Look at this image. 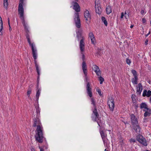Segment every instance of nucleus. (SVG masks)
Instances as JSON below:
<instances>
[{"label": "nucleus", "instance_id": "1", "mask_svg": "<svg viewBox=\"0 0 151 151\" xmlns=\"http://www.w3.org/2000/svg\"><path fill=\"white\" fill-rule=\"evenodd\" d=\"M33 124L32 127H37L36 133L35 135L36 140L40 143H42L43 140V127L41 124L39 118L36 117L33 119Z\"/></svg>", "mask_w": 151, "mask_h": 151}, {"label": "nucleus", "instance_id": "2", "mask_svg": "<svg viewBox=\"0 0 151 151\" xmlns=\"http://www.w3.org/2000/svg\"><path fill=\"white\" fill-rule=\"evenodd\" d=\"M83 30L81 29H79L76 32V37L78 40L81 39L79 47L81 51L84 52L85 50V43L84 42V39L82 36Z\"/></svg>", "mask_w": 151, "mask_h": 151}, {"label": "nucleus", "instance_id": "3", "mask_svg": "<svg viewBox=\"0 0 151 151\" xmlns=\"http://www.w3.org/2000/svg\"><path fill=\"white\" fill-rule=\"evenodd\" d=\"M76 12L74 15V21L76 27L78 28H80L81 27V20L79 17V13H78L80 12V10H75Z\"/></svg>", "mask_w": 151, "mask_h": 151}, {"label": "nucleus", "instance_id": "4", "mask_svg": "<svg viewBox=\"0 0 151 151\" xmlns=\"http://www.w3.org/2000/svg\"><path fill=\"white\" fill-rule=\"evenodd\" d=\"M136 139L140 143L143 145L146 146L147 144L146 139L143 136L140 134H138L136 136Z\"/></svg>", "mask_w": 151, "mask_h": 151}, {"label": "nucleus", "instance_id": "5", "mask_svg": "<svg viewBox=\"0 0 151 151\" xmlns=\"http://www.w3.org/2000/svg\"><path fill=\"white\" fill-rule=\"evenodd\" d=\"M107 104L110 110L113 111L114 107V101L112 97H111L108 98Z\"/></svg>", "mask_w": 151, "mask_h": 151}, {"label": "nucleus", "instance_id": "6", "mask_svg": "<svg viewBox=\"0 0 151 151\" xmlns=\"http://www.w3.org/2000/svg\"><path fill=\"white\" fill-rule=\"evenodd\" d=\"M84 16L86 23L88 24L91 19V16L88 10H86L84 12Z\"/></svg>", "mask_w": 151, "mask_h": 151}, {"label": "nucleus", "instance_id": "7", "mask_svg": "<svg viewBox=\"0 0 151 151\" xmlns=\"http://www.w3.org/2000/svg\"><path fill=\"white\" fill-rule=\"evenodd\" d=\"M93 113L94 114V115L95 116V117L94 118V121L95 122H96L99 125V126L101 127V121H97V119H98L99 117V115L98 113L97 112V108H94V110L93 111Z\"/></svg>", "mask_w": 151, "mask_h": 151}, {"label": "nucleus", "instance_id": "8", "mask_svg": "<svg viewBox=\"0 0 151 151\" xmlns=\"http://www.w3.org/2000/svg\"><path fill=\"white\" fill-rule=\"evenodd\" d=\"M27 39L30 46L31 47L32 54H33V55L34 56V57H35V51L37 50L36 48L35 47V45L33 43H32L31 42L30 38H28V39Z\"/></svg>", "mask_w": 151, "mask_h": 151}, {"label": "nucleus", "instance_id": "9", "mask_svg": "<svg viewBox=\"0 0 151 151\" xmlns=\"http://www.w3.org/2000/svg\"><path fill=\"white\" fill-rule=\"evenodd\" d=\"M82 69L86 77V79L87 81V67L86 62H83L82 65Z\"/></svg>", "mask_w": 151, "mask_h": 151}, {"label": "nucleus", "instance_id": "10", "mask_svg": "<svg viewBox=\"0 0 151 151\" xmlns=\"http://www.w3.org/2000/svg\"><path fill=\"white\" fill-rule=\"evenodd\" d=\"M86 88L87 94L90 97H91L92 96V89L89 82L87 83Z\"/></svg>", "mask_w": 151, "mask_h": 151}, {"label": "nucleus", "instance_id": "11", "mask_svg": "<svg viewBox=\"0 0 151 151\" xmlns=\"http://www.w3.org/2000/svg\"><path fill=\"white\" fill-rule=\"evenodd\" d=\"M131 120V123L132 125L138 124V121L137 118L136 117L135 115L133 114H132L130 115Z\"/></svg>", "mask_w": 151, "mask_h": 151}, {"label": "nucleus", "instance_id": "12", "mask_svg": "<svg viewBox=\"0 0 151 151\" xmlns=\"http://www.w3.org/2000/svg\"><path fill=\"white\" fill-rule=\"evenodd\" d=\"M35 57H34V56L33 55V54H32L33 57L34 59V62H35V67L36 68V69L37 70V73L39 74V69L38 65L37 63V61L36 60V59L37 58V50H36V51L35 50Z\"/></svg>", "mask_w": 151, "mask_h": 151}, {"label": "nucleus", "instance_id": "13", "mask_svg": "<svg viewBox=\"0 0 151 151\" xmlns=\"http://www.w3.org/2000/svg\"><path fill=\"white\" fill-rule=\"evenodd\" d=\"M93 66L95 69L94 71L96 73L97 75L100 76L101 74V71L99 67L95 65H93Z\"/></svg>", "mask_w": 151, "mask_h": 151}, {"label": "nucleus", "instance_id": "14", "mask_svg": "<svg viewBox=\"0 0 151 151\" xmlns=\"http://www.w3.org/2000/svg\"><path fill=\"white\" fill-rule=\"evenodd\" d=\"M95 9H101V6L100 0H95Z\"/></svg>", "mask_w": 151, "mask_h": 151}, {"label": "nucleus", "instance_id": "15", "mask_svg": "<svg viewBox=\"0 0 151 151\" xmlns=\"http://www.w3.org/2000/svg\"><path fill=\"white\" fill-rule=\"evenodd\" d=\"M146 109L147 110L145 109L143 110V111L145 112L144 114V116L145 117L147 116H149L151 114V109L148 108Z\"/></svg>", "mask_w": 151, "mask_h": 151}, {"label": "nucleus", "instance_id": "16", "mask_svg": "<svg viewBox=\"0 0 151 151\" xmlns=\"http://www.w3.org/2000/svg\"><path fill=\"white\" fill-rule=\"evenodd\" d=\"M133 127L136 133H138L140 132L141 128L138 124L133 125Z\"/></svg>", "mask_w": 151, "mask_h": 151}, {"label": "nucleus", "instance_id": "17", "mask_svg": "<svg viewBox=\"0 0 151 151\" xmlns=\"http://www.w3.org/2000/svg\"><path fill=\"white\" fill-rule=\"evenodd\" d=\"M100 132L103 141L104 143L105 142V140L107 136V135L104 133L103 131H100Z\"/></svg>", "mask_w": 151, "mask_h": 151}, {"label": "nucleus", "instance_id": "18", "mask_svg": "<svg viewBox=\"0 0 151 151\" xmlns=\"http://www.w3.org/2000/svg\"><path fill=\"white\" fill-rule=\"evenodd\" d=\"M138 88H137V93H138L139 95H140L142 92V86L141 83H139L138 85Z\"/></svg>", "mask_w": 151, "mask_h": 151}, {"label": "nucleus", "instance_id": "19", "mask_svg": "<svg viewBox=\"0 0 151 151\" xmlns=\"http://www.w3.org/2000/svg\"><path fill=\"white\" fill-rule=\"evenodd\" d=\"M74 9H80V6L76 2H75L73 6Z\"/></svg>", "mask_w": 151, "mask_h": 151}, {"label": "nucleus", "instance_id": "20", "mask_svg": "<svg viewBox=\"0 0 151 151\" xmlns=\"http://www.w3.org/2000/svg\"><path fill=\"white\" fill-rule=\"evenodd\" d=\"M138 80L137 76L134 77L132 79V82L134 84H137V81Z\"/></svg>", "mask_w": 151, "mask_h": 151}, {"label": "nucleus", "instance_id": "21", "mask_svg": "<svg viewBox=\"0 0 151 151\" xmlns=\"http://www.w3.org/2000/svg\"><path fill=\"white\" fill-rule=\"evenodd\" d=\"M140 107L141 109L144 108L147 109L148 108L147 105L145 103H142L140 104Z\"/></svg>", "mask_w": 151, "mask_h": 151}, {"label": "nucleus", "instance_id": "22", "mask_svg": "<svg viewBox=\"0 0 151 151\" xmlns=\"http://www.w3.org/2000/svg\"><path fill=\"white\" fill-rule=\"evenodd\" d=\"M24 10H18L19 14L20 15V19L22 18H24Z\"/></svg>", "mask_w": 151, "mask_h": 151}, {"label": "nucleus", "instance_id": "23", "mask_svg": "<svg viewBox=\"0 0 151 151\" xmlns=\"http://www.w3.org/2000/svg\"><path fill=\"white\" fill-rule=\"evenodd\" d=\"M101 19L102 22H103L104 23L105 25L106 26H107L108 23L105 17H102L101 18Z\"/></svg>", "mask_w": 151, "mask_h": 151}, {"label": "nucleus", "instance_id": "24", "mask_svg": "<svg viewBox=\"0 0 151 151\" xmlns=\"http://www.w3.org/2000/svg\"><path fill=\"white\" fill-rule=\"evenodd\" d=\"M40 94V89H38L37 91L36 97V101H38L39 99V97Z\"/></svg>", "mask_w": 151, "mask_h": 151}, {"label": "nucleus", "instance_id": "25", "mask_svg": "<svg viewBox=\"0 0 151 151\" xmlns=\"http://www.w3.org/2000/svg\"><path fill=\"white\" fill-rule=\"evenodd\" d=\"M32 87V86L30 87V86L29 87V88L28 89L27 95L28 96V97H29L30 96V94L31 93V91H32V88L31 87Z\"/></svg>", "mask_w": 151, "mask_h": 151}, {"label": "nucleus", "instance_id": "26", "mask_svg": "<svg viewBox=\"0 0 151 151\" xmlns=\"http://www.w3.org/2000/svg\"><path fill=\"white\" fill-rule=\"evenodd\" d=\"M91 104H93V107L94 108H96V103L95 102V101L94 100V99L93 98H92L91 99Z\"/></svg>", "mask_w": 151, "mask_h": 151}, {"label": "nucleus", "instance_id": "27", "mask_svg": "<svg viewBox=\"0 0 151 151\" xmlns=\"http://www.w3.org/2000/svg\"><path fill=\"white\" fill-rule=\"evenodd\" d=\"M8 0H4V5L5 9H6L8 4Z\"/></svg>", "mask_w": 151, "mask_h": 151}, {"label": "nucleus", "instance_id": "28", "mask_svg": "<svg viewBox=\"0 0 151 151\" xmlns=\"http://www.w3.org/2000/svg\"><path fill=\"white\" fill-rule=\"evenodd\" d=\"M23 2L22 3V2H19L18 9H24L23 6Z\"/></svg>", "mask_w": 151, "mask_h": 151}, {"label": "nucleus", "instance_id": "29", "mask_svg": "<svg viewBox=\"0 0 151 151\" xmlns=\"http://www.w3.org/2000/svg\"><path fill=\"white\" fill-rule=\"evenodd\" d=\"M81 53L82 54L81 58L83 60V62H85L86 58L85 55L83 53V52L81 51Z\"/></svg>", "mask_w": 151, "mask_h": 151}, {"label": "nucleus", "instance_id": "30", "mask_svg": "<svg viewBox=\"0 0 151 151\" xmlns=\"http://www.w3.org/2000/svg\"><path fill=\"white\" fill-rule=\"evenodd\" d=\"M132 73L134 77L137 76V72L135 70H132Z\"/></svg>", "mask_w": 151, "mask_h": 151}, {"label": "nucleus", "instance_id": "31", "mask_svg": "<svg viewBox=\"0 0 151 151\" xmlns=\"http://www.w3.org/2000/svg\"><path fill=\"white\" fill-rule=\"evenodd\" d=\"M99 81H100V84H102L104 81V79L103 78L100 76L99 77Z\"/></svg>", "mask_w": 151, "mask_h": 151}, {"label": "nucleus", "instance_id": "32", "mask_svg": "<svg viewBox=\"0 0 151 151\" xmlns=\"http://www.w3.org/2000/svg\"><path fill=\"white\" fill-rule=\"evenodd\" d=\"M136 96L134 94H132V101L134 103L135 102Z\"/></svg>", "mask_w": 151, "mask_h": 151}, {"label": "nucleus", "instance_id": "33", "mask_svg": "<svg viewBox=\"0 0 151 151\" xmlns=\"http://www.w3.org/2000/svg\"><path fill=\"white\" fill-rule=\"evenodd\" d=\"M21 19L22 20V23L23 25V26H25L26 27V24H25V19L24 18H21Z\"/></svg>", "mask_w": 151, "mask_h": 151}, {"label": "nucleus", "instance_id": "34", "mask_svg": "<svg viewBox=\"0 0 151 151\" xmlns=\"http://www.w3.org/2000/svg\"><path fill=\"white\" fill-rule=\"evenodd\" d=\"M91 39L92 43L93 44L95 45L96 42V40L94 37H93H93L91 38Z\"/></svg>", "mask_w": 151, "mask_h": 151}, {"label": "nucleus", "instance_id": "35", "mask_svg": "<svg viewBox=\"0 0 151 151\" xmlns=\"http://www.w3.org/2000/svg\"><path fill=\"white\" fill-rule=\"evenodd\" d=\"M88 35L89 37L90 38H91L93 37H93H94L93 33L91 32H90L89 33Z\"/></svg>", "mask_w": 151, "mask_h": 151}, {"label": "nucleus", "instance_id": "36", "mask_svg": "<svg viewBox=\"0 0 151 151\" xmlns=\"http://www.w3.org/2000/svg\"><path fill=\"white\" fill-rule=\"evenodd\" d=\"M126 63L127 64L129 65L131 63V61L130 59L128 58H127L126 59Z\"/></svg>", "mask_w": 151, "mask_h": 151}, {"label": "nucleus", "instance_id": "37", "mask_svg": "<svg viewBox=\"0 0 151 151\" xmlns=\"http://www.w3.org/2000/svg\"><path fill=\"white\" fill-rule=\"evenodd\" d=\"M147 91L146 90H144L142 94V96H147Z\"/></svg>", "mask_w": 151, "mask_h": 151}, {"label": "nucleus", "instance_id": "38", "mask_svg": "<svg viewBox=\"0 0 151 151\" xmlns=\"http://www.w3.org/2000/svg\"><path fill=\"white\" fill-rule=\"evenodd\" d=\"M151 95V91H150V90L148 91L147 92V97H149Z\"/></svg>", "mask_w": 151, "mask_h": 151}, {"label": "nucleus", "instance_id": "39", "mask_svg": "<svg viewBox=\"0 0 151 151\" xmlns=\"http://www.w3.org/2000/svg\"><path fill=\"white\" fill-rule=\"evenodd\" d=\"M97 91L99 94L100 96H102V94L101 93V91L100 89H98L97 90Z\"/></svg>", "mask_w": 151, "mask_h": 151}, {"label": "nucleus", "instance_id": "40", "mask_svg": "<svg viewBox=\"0 0 151 151\" xmlns=\"http://www.w3.org/2000/svg\"><path fill=\"white\" fill-rule=\"evenodd\" d=\"M38 75V76L37 77V83H39V77H40V71H39V74L37 73Z\"/></svg>", "mask_w": 151, "mask_h": 151}, {"label": "nucleus", "instance_id": "41", "mask_svg": "<svg viewBox=\"0 0 151 151\" xmlns=\"http://www.w3.org/2000/svg\"><path fill=\"white\" fill-rule=\"evenodd\" d=\"M107 14H109L111 12V10H106Z\"/></svg>", "mask_w": 151, "mask_h": 151}, {"label": "nucleus", "instance_id": "42", "mask_svg": "<svg viewBox=\"0 0 151 151\" xmlns=\"http://www.w3.org/2000/svg\"><path fill=\"white\" fill-rule=\"evenodd\" d=\"M120 145H121V147H122L124 143L123 142V140H122L121 141L119 142Z\"/></svg>", "mask_w": 151, "mask_h": 151}, {"label": "nucleus", "instance_id": "43", "mask_svg": "<svg viewBox=\"0 0 151 151\" xmlns=\"http://www.w3.org/2000/svg\"><path fill=\"white\" fill-rule=\"evenodd\" d=\"M36 112L38 114H40V110L39 109V106H38L37 108L36 109Z\"/></svg>", "mask_w": 151, "mask_h": 151}, {"label": "nucleus", "instance_id": "44", "mask_svg": "<svg viewBox=\"0 0 151 151\" xmlns=\"http://www.w3.org/2000/svg\"><path fill=\"white\" fill-rule=\"evenodd\" d=\"M24 29L26 30V32L27 33V32H29V30L28 29V28H27V27L26 26V27H25V26H24Z\"/></svg>", "mask_w": 151, "mask_h": 151}, {"label": "nucleus", "instance_id": "45", "mask_svg": "<svg viewBox=\"0 0 151 151\" xmlns=\"http://www.w3.org/2000/svg\"><path fill=\"white\" fill-rule=\"evenodd\" d=\"M28 32H27L26 34V36L27 39H28V38H30L28 34Z\"/></svg>", "mask_w": 151, "mask_h": 151}, {"label": "nucleus", "instance_id": "46", "mask_svg": "<svg viewBox=\"0 0 151 151\" xmlns=\"http://www.w3.org/2000/svg\"><path fill=\"white\" fill-rule=\"evenodd\" d=\"M130 141L131 142H136V140L134 139H133L132 138L131 139H130Z\"/></svg>", "mask_w": 151, "mask_h": 151}, {"label": "nucleus", "instance_id": "47", "mask_svg": "<svg viewBox=\"0 0 151 151\" xmlns=\"http://www.w3.org/2000/svg\"><path fill=\"white\" fill-rule=\"evenodd\" d=\"M142 23H145L146 22V20L145 18H143L142 19Z\"/></svg>", "mask_w": 151, "mask_h": 151}, {"label": "nucleus", "instance_id": "48", "mask_svg": "<svg viewBox=\"0 0 151 151\" xmlns=\"http://www.w3.org/2000/svg\"><path fill=\"white\" fill-rule=\"evenodd\" d=\"M148 40H147H147H145V45H147L148 44Z\"/></svg>", "mask_w": 151, "mask_h": 151}, {"label": "nucleus", "instance_id": "49", "mask_svg": "<svg viewBox=\"0 0 151 151\" xmlns=\"http://www.w3.org/2000/svg\"><path fill=\"white\" fill-rule=\"evenodd\" d=\"M124 16V13L123 12H122L121 14V18H123Z\"/></svg>", "mask_w": 151, "mask_h": 151}, {"label": "nucleus", "instance_id": "50", "mask_svg": "<svg viewBox=\"0 0 151 151\" xmlns=\"http://www.w3.org/2000/svg\"><path fill=\"white\" fill-rule=\"evenodd\" d=\"M9 24V30L10 31L12 30V28L10 26V24Z\"/></svg>", "mask_w": 151, "mask_h": 151}, {"label": "nucleus", "instance_id": "51", "mask_svg": "<svg viewBox=\"0 0 151 151\" xmlns=\"http://www.w3.org/2000/svg\"><path fill=\"white\" fill-rule=\"evenodd\" d=\"M144 12H144V10H142V11L141 12V14H142V15L144 14Z\"/></svg>", "mask_w": 151, "mask_h": 151}, {"label": "nucleus", "instance_id": "52", "mask_svg": "<svg viewBox=\"0 0 151 151\" xmlns=\"http://www.w3.org/2000/svg\"><path fill=\"white\" fill-rule=\"evenodd\" d=\"M110 9V6H109L108 5V7H106V9Z\"/></svg>", "mask_w": 151, "mask_h": 151}, {"label": "nucleus", "instance_id": "53", "mask_svg": "<svg viewBox=\"0 0 151 151\" xmlns=\"http://www.w3.org/2000/svg\"><path fill=\"white\" fill-rule=\"evenodd\" d=\"M39 83H37V88L38 89V90L39 89H38V88H39Z\"/></svg>", "mask_w": 151, "mask_h": 151}, {"label": "nucleus", "instance_id": "54", "mask_svg": "<svg viewBox=\"0 0 151 151\" xmlns=\"http://www.w3.org/2000/svg\"><path fill=\"white\" fill-rule=\"evenodd\" d=\"M40 151H44V150L42 148H41L40 147Z\"/></svg>", "mask_w": 151, "mask_h": 151}, {"label": "nucleus", "instance_id": "55", "mask_svg": "<svg viewBox=\"0 0 151 151\" xmlns=\"http://www.w3.org/2000/svg\"><path fill=\"white\" fill-rule=\"evenodd\" d=\"M135 107H136V109H137V108H138V104H135Z\"/></svg>", "mask_w": 151, "mask_h": 151}, {"label": "nucleus", "instance_id": "56", "mask_svg": "<svg viewBox=\"0 0 151 151\" xmlns=\"http://www.w3.org/2000/svg\"><path fill=\"white\" fill-rule=\"evenodd\" d=\"M8 24H10L9 19V18H8Z\"/></svg>", "mask_w": 151, "mask_h": 151}, {"label": "nucleus", "instance_id": "57", "mask_svg": "<svg viewBox=\"0 0 151 151\" xmlns=\"http://www.w3.org/2000/svg\"><path fill=\"white\" fill-rule=\"evenodd\" d=\"M24 0H19V2H23Z\"/></svg>", "mask_w": 151, "mask_h": 151}, {"label": "nucleus", "instance_id": "58", "mask_svg": "<svg viewBox=\"0 0 151 151\" xmlns=\"http://www.w3.org/2000/svg\"><path fill=\"white\" fill-rule=\"evenodd\" d=\"M133 26L134 25H131L130 27L131 28H132L133 27Z\"/></svg>", "mask_w": 151, "mask_h": 151}, {"label": "nucleus", "instance_id": "59", "mask_svg": "<svg viewBox=\"0 0 151 151\" xmlns=\"http://www.w3.org/2000/svg\"><path fill=\"white\" fill-rule=\"evenodd\" d=\"M149 35V34H147L146 35H145V36L146 37H147L148 35Z\"/></svg>", "mask_w": 151, "mask_h": 151}, {"label": "nucleus", "instance_id": "60", "mask_svg": "<svg viewBox=\"0 0 151 151\" xmlns=\"http://www.w3.org/2000/svg\"><path fill=\"white\" fill-rule=\"evenodd\" d=\"M99 10H96V12L97 13H98V12H97V11H99Z\"/></svg>", "mask_w": 151, "mask_h": 151}, {"label": "nucleus", "instance_id": "61", "mask_svg": "<svg viewBox=\"0 0 151 151\" xmlns=\"http://www.w3.org/2000/svg\"><path fill=\"white\" fill-rule=\"evenodd\" d=\"M150 101L151 102V97L150 98Z\"/></svg>", "mask_w": 151, "mask_h": 151}, {"label": "nucleus", "instance_id": "62", "mask_svg": "<svg viewBox=\"0 0 151 151\" xmlns=\"http://www.w3.org/2000/svg\"><path fill=\"white\" fill-rule=\"evenodd\" d=\"M150 32L149 31L148 33V34H149V35H150Z\"/></svg>", "mask_w": 151, "mask_h": 151}, {"label": "nucleus", "instance_id": "63", "mask_svg": "<svg viewBox=\"0 0 151 151\" xmlns=\"http://www.w3.org/2000/svg\"><path fill=\"white\" fill-rule=\"evenodd\" d=\"M105 151H108V150H106V149H105L104 150Z\"/></svg>", "mask_w": 151, "mask_h": 151}, {"label": "nucleus", "instance_id": "64", "mask_svg": "<svg viewBox=\"0 0 151 151\" xmlns=\"http://www.w3.org/2000/svg\"><path fill=\"white\" fill-rule=\"evenodd\" d=\"M145 151H150L149 150H146Z\"/></svg>", "mask_w": 151, "mask_h": 151}]
</instances>
